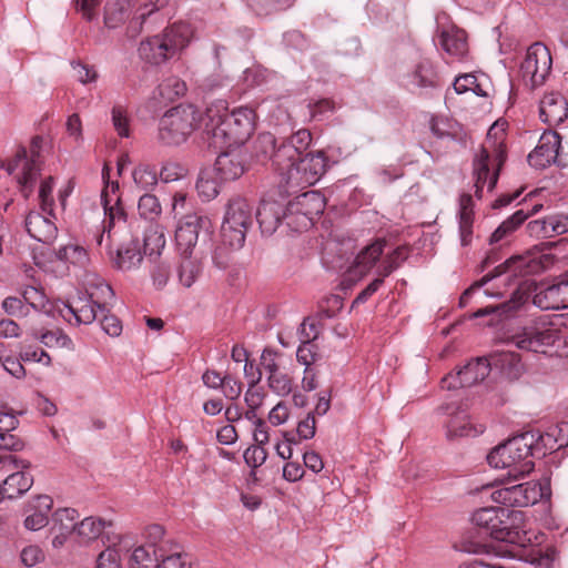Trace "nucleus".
Masks as SVG:
<instances>
[{
  "label": "nucleus",
  "instance_id": "obj_20",
  "mask_svg": "<svg viewBox=\"0 0 568 568\" xmlns=\"http://www.w3.org/2000/svg\"><path fill=\"white\" fill-rule=\"evenodd\" d=\"M247 168V153L241 148L222 152L215 161V173L222 181L239 179Z\"/></svg>",
  "mask_w": 568,
  "mask_h": 568
},
{
  "label": "nucleus",
  "instance_id": "obj_47",
  "mask_svg": "<svg viewBox=\"0 0 568 568\" xmlns=\"http://www.w3.org/2000/svg\"><path fill=\"white\" fill-rule=\"evenodd\" d=\"M104 213L106 219L104 220L103 232L108 231L110 234L111 229L120 222H125V211L121 203L120 196H115L113 202H108L103 204Z\"/></svg>",
  "mask_w": 568,
  "mask_h": 568
},
{
  "label": "nucleus",
  "instance_id": "obj_43",
  "mask_svg": "<svg viewBox=\"0 0 568 568\" xmlns=\"http://www.w3.org/2000/svg\"><path fill=\"white\" fill-rule=\"evenodd\" d=\"M79 514L73 508H60L52 515V531H62L64 534H72L77 531V519Z\"/></svg>",
  "mask_w": 568,
  "mask_h": 568
},
{
  "label": "nucleus",
  "instance_id": "obj_55",
  "mask_svg": "<svg viewBox=\"0 0 568 568\" xmlns=\"http://www.w3.org/2000/svg\"><path fill=\"white\" fill-rule=\"evenodd\" d=\"M111 115L113 126L118 134L122 138H129L130 119L126 109L120 104H116L112 108Z\"/></svg>",
  "mask_w": 568,
  "mask_h": 568
},
{
  "label": "nucleus",
  "instance_id": "obj_28",
  "mask_svg": "<svg viewBox=\"0 0 568 568\" xmlns=\"http://www.w3.org/2000/svg\"><path fill=\"white\" fill-rule=\"evenodd\" d=\"M385 244L384 240H376L363 247L351 265L349 272L358 276L367 274L381 260Z\"/></svg>",
  "mask_w": 568,
  "mask_h": 568
},
{
  "label": "nucleus",
  "instance_id": "obj_27",
  "mask_svg": "<svg viewBox=\"0 0 568 568\" xmlns=\"http://www.w3.org/2000/svg\"><path fill=\"white\" fill-rule=\"evenodd\" d=\"M452 406L446 407L447 414L450 415L446 424L448 438L477 436L484 433L483 425H475L471 423L470 417L464 412L452 410Z\"/></svg>",
  "mask_w": 568,
  "mask_h": 568
},
{
  "label": "nucleus",
  "instance_id": "obj_7",
  "mask_svg": "<svg viewBox=\"0 0 568 568\" xmlns=\"http://www.w3.org/2000/svg\"><path fill=\"white\" fill-rule=\"evenodd\" d=\"M199 114L193 105H178L168 110L159 121L158 139L165 145H179L196 129Z\"/></svg>",
  "mask_w": 568,
  "mask_h": 568
},
{
  "label": "nucleus",
  "instance_id": "obj_48",
  "mask_svg": "<svg viewBox=\"0 0 568 568\" xmlns=\"http://www.w3.org/2000/svg\"><path fill=\"white\" fill-rule=\"evenodd\" d=\"M138 211L141 217L154 221L161 215L162 206L154 194L145 193L139 200Z\"/></svg>",
  "mask_w": 568,
  "mask_h": 568
},
{
  "label": "nucleus",
  "instance_id": "obj_52",
  "mask_svg": "<svg viewBox=\"0 0 568 568\" xmlns=\"http://www.w3.org/2000/svg\"><path fill=\"white\" fill-rule=\"evenodd\" d=\"M159 91L162 98L174 100L186 92V84L176 77H170L159 85Z\"/></svg>",
  "mask_w": 568,
  "mask_h": 568
},
{
  "label": "nucleus",
  "instance_id": "obj_22",
  "mask_svg": "<svg viewBox=\"0 0 568 568\" xmlns=\"http://www.w3.org/2000/svg\"><path fill=\"white\" fill-rule=\"evenodd\" d=\"M561 138L557 132H545L539 144L529 153L528 163L536 169H544L556 161Z\"/></svg>",
  "mask_w": 568,
  "mask_h": 568
},
{
  "label": "nucleus",
  "instance_id": "obj_16",
  "mask_svg": "<svg viewBox=\"0 0 568 568\" xmlns=\"http://www.w3.org/2000/svg\"><path fill=\"white\" fill-rule=\"evenodd\" d=\"M490 372V364L487 358L478 357L467 363L455 374H448L442 379V387L455 389L458 387H470L484 381Z\"/></svg>",
  "mask_w": 568,
  "mask_h": 568
},
{
  "label": "nucleus",
  "instance_id": "obj_9",
  "mask_svg": "<svg viewBox=\"0 0 568 568\" xmlns=\"http://www.w3.org/2000/svg\"><path fill=\"white\" fill-rule=\"evenodd\" d=\"M327 158L323 151L301 155L297 161L287 163V168L277 169L282 181L290 187L313 185L326 172Z\"/></svg>",
  "mask_w": 568,
  "mask_h": 568
},
{
  "label": "nucleus",
  "instance_id": "obj_18",
  "mask_svg": "<svg viewBox=\"0 0 568 568\" xmlns=\"http://www.w3.org/2000/svg\"><path fill=\"white\" fill-rule=\"evenodd\" d=\"M14 466L13 469L4 474L7 477L1 484L8 499L21 497L33 485V476L28 471L31 468V463L14 455Z\"/></svg>",
  "mask_w": 568,
  "mask_h": 568
},
{
  "label": "nucleus",
  "instance_id": "obj_63",
  "mask_svg": "<svg viewBox=\"0 0 568 568\" xmlns=\"http://www.w3.org/2000/svg\"><path fill=\"white\" fill-rule=\"evenodd\" d=\"M186 554L180 551L166 555V550L163 548V557L160 558L158 568H192L191 565H186Z\"/></svg>",
  "mask_w": 568,
  "mask_h": 568
},
{
  "label": "nucleus",
  "instance_id": "obj_4",
  "mask_svg": "<svg viewBox=\"0 0 568 568\" xmlns=\"http://www.w3.org/2000/svg\"><path fill=\"white\" fill-rule=\"evenodd\" d=\"M312 142L308 130L302 129L295 132L287 141L275 148V139L271 133H263L255 142L256 156L270 158L277 169L287 168V163L297 161Z\"/></svg>",
  "mask_w": 568,
  "mask_h": 568
},
{
  "label": "nucleus",
  "instance_id": "obj_34",
  "mask_svg": "<svg viewBox=\"0 0 568 568\" xmlns=\"http://www.w3.org/2000/svg\"><path fill=\"white\" fill-rule=\"evenodd\" d=\"M64 308L67 313L61 311L62 316L69 321L73 317L77 324H90L99 317L100 313L98 307L90 300H78L73 303L64 304Z\"/></svg>",
  "mask_w": 568,
  "mask_h": 568
},
{
  "label": "nucleus",
  "instance_id": "obj_5",
  "mask_svg": "<svg viewBox=\"0 0 568 568\" xmlns=\"http://www.w3.org/2000/svg\"><path fill=\"white\" fill-rule=\"evenodd\" d=\"M42 142L41 136H33L29 150L24 146H18L11 158L1 162V168L6 169L9 174H16L17 171L20 170L17 174V179L21 187V193L26 199L31 194L40 172L39 158Z\"/></svg>",
  "mask_w": 568,
  "mask_h": 568
},
{
  "label": "nucleus",
  "instance_id": "obj_25",
  "mask_svg": "<svg viewBox=\"0 0 568 568\" xmlns=\"http://www.w3.org/2000/svg\"><path fill=\"white\" fill-rule=\"evenodd\" d=\"M540 268V263L530 256H513L503 264L496 266L493 272L486 274L478 283V286H483L493 278L500 276L507 272L514 276L526 275L535 273Z\"/></svg>",
  "mask_w": 568,
  "mask_h": 568
},
{
  "label": "nucleus",
  "instance_id": "obj_17",
  "mask_svg": "<svg viewBox=\"0 0 568 568\" xmlns=\"http://www.w3.org/2000/svg\"><path fill=\"white\" fill-rule=\"evenodd\" d=\"M106 548L97 559V568H121V552H129L134 546L132 534L105 532Z\"/></svg>",
  "mask_w": 568,
  "mask_h": 568
},
{
  "label": "nucleus",
  "instance_id": "obj_56",
  "mask_svg": "<svg viewBox=\"0 0 568 568\" xmlns=\"http://www.w3.org/2000/svg\"><path fill=\"white\" fill-rule=\"evenodd\" d=\"M2 310L10 316L24 318L29 316V306L26 305L23 297L8 296L2 301Z\"/></svg>",
  "mask_w": 568,
  "mask_h": 568
},
{
  "label": "nucleus",
  "instance_id": "obj_10",
  "mask_svg": "<svg viewBox=\"0 0 568 568\" xmlns=\"http://www.w3.org/2000/svg\"><path fill=\"white\" fill-rule=\"evenodd\" d=\"M560 341L561 331L546 318H539L514 335L510 343L519 349L548 354Z\"/></svg>",
  "mask_w": 568,
  "mask_h": 568
},
{
  "label": "nucleus",
  "instance_id": "obj_12",
  "mask_svg": "<svg viewBox=\"0 0 568 568\" xmlns=\"http://www.w3.org/2000/svg\"><path fill=\"white\" fill-rule=\"evenodd\" d=\"M550 494L547 483L535 480L513 485L509 487L498 488L490 494V498L506 508L509 507H527L536 504L541 498Z\"/></svg>",
  "mask_w": 568,
  "mask_h": 568
},
{
  "label": "nucleus",
  "instance_id": "obj_59",
  "mask_svg": "<svg viewBox=\"0 0 568 568\" xmlns=\"http://www.w3.org/2000/svg\"><path fill=\"white\" fill-rule=\"evenodd\" d=\"M261 381V373L257 374L256 377H253V379L248 384V388L245 393V403L247 407L257 409L264 402V398L266 396L265 392L261 387H256L257 383Z\"/></svg>",
  "mask_w": 568,
  "mask_h": 568
},
{
  "label": "nucleus",
  "instance_id": "obj_58",
  "mask_svg": "<svg viewBox=\"0 0 568 568\" xmlns=\"http://www.w3.org/2000/svg\"><path fill=\"white\" fill-rule=\"evenodd\" d=\"M196 190L201 197L205 201L214 199L220 192V185L209 174L202 173L196 182Z\"/></svg>",
  "mask_w": 568,
  "mask_h": 568
},
{
  "label": "nucleus",
  "instance_id": "obj_44",
  "mask_svg": "<svg viewBox=\"0 0 568 568\" xmlns=\"http://www.w3.org/2000/svg\"><path fill=\"white\" fill-rule=\"evenodd\" d=\"M55 256L62 262H68L79 267H84L89 262V254L87 250L74 243H69L61 246L57 252Z\"/></svg>",
  "mask_w": 568,
  "mask_h": 568
},
{
  "label": "nucleus",
  "instance_id": "obj_39",
  "mask_svg": "<svg viewBox=\"0 0 568 568\" xmlns=\"http://www.w3.org/2000/svg\"><path fill=\"white\" fill-rule=\"evenodd\" d=\"M111 526V521L106 523L100 518L87 517L78 523L75 535L79 542L87 544L98 539L103 530Z\"/></svg>",
  "mask_w": 568,
  "mask_h": 568
},
{
  "label": "nucleus",
  "instance_id": "obj_31",
  "mask_svg": "<svg viewBox=\"0 0 568 568\" xmlns=\"http://www.w3.org/2000/svg\"><path fill=\"white\" fill-rule=\"evenodd\" d=\"M141 241L138 237L123 243L116 251L113 260L114 266L121 271H132L138 268L143 261Z\"/></svg>",
  "mask_w": 568,
  "mask_h": 568
},
{
  "label": "nucleus",
  "instance_id": "obj_42",
  "mask_svg": "<svg viewBox=\"0 0 568 568\" xmlns=\"http://www.w3.org/2000/svg\"><path fill=\"white\" fill-rule=\"evenodd\" d=\"M130 16V4L125 1L109 0L104 9V23L114 29L121 26Z\"/></svg>",
  "mask_w": 568,
  "mask_h": 568
},
{
  "label": "nucleus",
  "instance_id": "obj_46",
  "mask_svg": "<svg viewBox=\"0 0 568 568\" xmlns=\"http://www.w3.org/2000/svg\"><path fill=\"white\" fill-rule=\"evenodd\" d=\"M21 295L26 305L29 306V311L32 308L36 312H43L47 314L52 311L45 294L41 290L34 286H27L22 290Z\"/></svg>",
  "mask_w": 568,
  "mask_h": 568
},
{
  "label": "nucleus",
  "instance_id": "obj_21",
  "mask_svg": "<svg viewBox=\"0 0 568 568\" xmlns=\"http://www.w3.org/2000/svg\"><path fill=\"white\" fill-rule=\"evenodd\" d=\"M53 219V214L30 211L24 221L26 230L32 239L47 245L52 244L58 236V227Z\"/></svg>",
  "mask_w": 568,
  "mask_h": 568
},
{
  "label": "nucleus",
  "instance_id": "obj_38",
  "mask_svg": "<svg viewBox=\"0 0 568 568\" xmlns=\"http://www.w3.org/2000/svg\"><path fill=\"white\" fill-rule=\"evenodd\" d=\"M301 327L304 339L296 351V359L300 364L305 365L306 368H311V366L318 359L320 356L315 344L312 343V339L317 337V332L314 324L310 325V328L314 331L313 336H311L310 333H306L305 322L302 323Z\"/></svg>",
  "mask_w": 568,
  "mask_h": 568
},
{
  "label": "nucleus",
  "instance_id": "obj_45",
  "mask_svg": "<svg viewBox=\"0 0 568 568\" xmlns=\"http://www.w3.org/2000/svg\"><path fill=\"white\" fill-rule=\"evenodd\" d=\"M409 254L410 247L408 245L397 246L392 253L385 256L377 270V274L387 277L408 258Z\"/></svg>",
  "mask_w": 568,
  "mask_h": 568
},
{
  "label": "nucleus",
  "instance_id": "obj_26",
  "mask_svg": "<svg viewBox=\"0 0 568 568\" xmlns=\"http://www.w3.org/2000/svg\"><path fill=\"white\" fill-rule=\"evenodd\" d=\"M540 119L549 125H557L568 116V102L558 92L545 94L539 106Z\"/></svg>",
  "mask_w": 568,
  "mask_h": 568
},
{
  "label": "nucleus",
  "instance_id": "obj_49",
  "mask_svg": "<svg viewBox=\"0 0 568 568\" xmlns=\"http://www.w3.org/2000/svg\"><path fill=\"white\" fill-rule=\"evenodd\" d=\"M133 180L138 187L142 190L153 189L158 184V172L154 166L141 164L134 169Z\"/></svg>",
  "mask_w": 568,
  "mask_h": 568
},
{
  "label": "nucleus",
  "instance_id": "obj_53",
  "mask_svg": "<svg viewBox=\"0 0 568 568\" xmlns=\"http://www.w3.org/2000/svg\"><path fill=\"white\" fill-rule=\"evenodd\" d=\"M268 388L278 396H286L293 389V378L285 372L267 376Z\"/></svg>",
  "mask_w": 568,
  "mask_h": 568
},
{
  "label": "nucleus",
  "instance_id": "obj_62",
  "mask_svg": "<svg viewBox=\"0 0 568 568\" xmlns=\"http://www.w3.org/2000/svg\"><path fill=\"white\" fill-rule=\"evenodd\" d=\"M278 356L280 354L271 348H265L262 352L260 366L262 372L266 374V377L276 375L282 372L277 362Z\"/></svg>",
  "mask_w": 568,
  "mask_h": 568
},
{
  "label": "nucleus",
  "instance_id": "obj_54",
  "mask_svg": "<svg viewBox=\"0 0 568 568\" xmlns=\"http://www.w3.org/2000/svg\"><path fill=\"white\" fill-rule=\"evenodd\" d=\"M248 6L260 16H267L288 7L290 0H246Z\"/></svg>",
  "mask_w": 568,
  "mask_h": 568
},
{
  "label": "nucleus",
  "instance_id": "obj_50",
  "mask_svg": "<svg viewBox=\"0 0 568 568\" xmlns=\"http://www.w3.org/2000/svg\"><path fill=\"white\" fill-rule=\"evenodd\" d=\"M161 0H155L153 3V7L151 9H148V4L144 6V8L139 9V11L135 13V16L130 20L129 26L126 28V36L129 38H135L140 34L142 31V26L146 19L153 11L159 10L164 6L166 0H163L161 3H159Z\"/></svg>",
  "mask_w": 568,
  "mask_h": 568
},
{
  "label": "nucleus",
  "instance_id": "obj_36",
  "mask_svg": "<svg viewBox=\"0 0 568 568\" xmlns=\"http://www.w3.org/2000/svg\"><path fill=\"white\" fill-rule=\"evenodd\" d=\"M89 300L94 303L100 313L105 312L106 304L113 298L112 287L101 277L93 275L87 283Z\"/></svg>",
  "mask_w": 568,
  "mask_h": 568
},
{
  "label": "nucleus",
  "instance_id": "obj_23",
  "mask_svg": "<svg viewBox=\"0 0 568 568\" xmlns=\"http://www.w3.org/2000/svg\"><path fill=\"white\" fill-rule=\"evenodd\" d=\"M53 506V500L48 495H38L33 497L26 507V518L23 526L31 531L40 530L49 523V513Z\"/></svg>",
  "mask_w": 568,
  "mask_h": 568
},
{
  "label": "nucleus",
  "instance_id": "obj_41",
  "mask_svg": "<svg viewBox=\"0 0 568 568\" xmlns=\"http://www.w3.org/2000/svg\"><path fill=\"white\" fill-rule=\"evenodd\" d=\"M529 213H525V210L520 209L516 211L511 216L505 220L490 235L489 243L497 244L503 240L510 236L527 219Z\"/></svg>",
  "mask_w": 568,
  "mask_h": 568
},
{
  "label": "nucleus",
  "instance_id": "obj_15",
  "mask_svg": "<svg viewBox=\"0 0 568 568\" xmlns=\"http://www.w3.org/2000/svg\"><path fill=\"white\" fill-rule=\"evenodd\" d=\"M201 232L204 237L212 234L209 217L193 213L181 219L175 230V244L181 255L193 254Z\"/></svg>",
  "mask_w": 568,
  "mask_h": 568
},
{
  "label": "nucleus",
  "instance_id": "obj_57",
  "mask_svg": "<svg viewBox=\"0 0 568 568\" xmlns=\"http://www.w3.org/2000/svg\"><path fill=\"white\" fill-rule=\"evenodd\" d=\"M54 180L52 176L43 180L39 190L40 207L43 213L52 215L54 200L52 196Z\"/></svg>",
  "mask_w": 568,
  "mask_h": 568
},
{
  "label": "nucleus",
  "instance_id": "obj_40",
  "mask_svg": "<svg viewBox=\"0 0 568 568\" xmlns=\"http://www.w3.org/2000/svg\"><path fill=\"white\" fill-rule=\"evenodd\" d=\"M166 243L164 230L160 224H151L144 230L141 248L145 255H159Z\"/></svg>",
  "mask_w": 568,
  "mask_h": 568
},
{
  "label": "nucleus",
  "instance_id": "obj_13",
  "mask_svg": "<svg viewBox=\"0 0 568 568\" xmlns=\"http://www.w3.org/2000/svg\"><path fill=\"white\" fill-rule=\"evenodd\" d=\"M325 209V197L317 191H308L287 204L288 226L295 231L306 230Z\"/></svg>",
  "mask_w": 568,
  "mask_h": 568
},
{
  "label": "nucleus",
  "instance_id": "obj_29",
  "mask_svg": "<svg viewBox=\"0 0 568 568\" xmlns=\"http://www.w3.org/2000/svg\"><path fill=\"white\" fill-rule=\"evenodd\" d=\"M173 57L182 52L193 38V29L190 23L176 22L166 27L160 34Z\"/></svg>",
  "mask_w": 568,
  "mask_h": 568
},
{
  "label": "nucleus",
  "instance_id": "obj_51",
  "mask_svg": "<svg viewBox=\"0 0 568 568\" xmlns=\"http://www.w3.org/2000/svg\"><path fill=\"white\" fill-rule=\"evenodd\" d=\"M19 356H20L21 361H23L26 363H39L43 366L51 365L50 355L42 348L34 346V345L22 344L20 346Z\"/></svg>",
  "mask_w": 568,
  "mask_h": 568
},
{
  "label": "nucleus",
  "instance_id": "obj_24",
  "mask_svg": "<svg viewBox=\"0 0 568 568\" xmlns=\"http://www.w3.org/2000/svg\"><path fill=\"white\" fill-rule=\"evenodd\" d=\"M287 206L276 201H262L256 211V221L263 234L272 235L282 220L288 224Z\"/></svg>",
  "mask_w": 568,
  "mask_h": 568
},
{
  "label": "nucleus",
  "instance_id": "obj_35",
  "mask_svg": "<svg viewBox=\"0 0 568 568\" xmlns=\"http://www.w3.org/2000/svg\"><path fill=\"white\" fill-rule=\"evenodd\" d=\"M440 45L448 54L463 58L468 51L466 32L454 27L443 30Z\"/></svg>",
  "mask_w": 568,
  "mask_h": 568
},
{
  "label": "nucleus",
  "instance_id": "obj_61",
  "mask_svg": "<svg viewBox=\"0 0 568 568\" xmlns=\"http://www.w3.org/2000/svg\"><path fill=\"white\" fill-rule=\"evenodd\" d=\"M498 363L509 377L516 378L521 372L520 357L513 352H505L499 355Z\"/></svg>",
  "mask_w": 568,
  "mask_h": 568
},
{
  "label": "nucleus",
  "instance_id": "obj_33",
  "mask_svg": "<svg viewBox=\"0 0 568 568\" xmlns=\"http://www.w3.org/2000/svg\"><path fill=\"white\" fill-rule=\"evenodd\" d=\"M474 201L470 194H462L459 197L458 229L460 244L468 246L473 239Z\"/></svg>",
  "mask_w": 568,
  "mask_h": 568
},
{
  "label": "nucleus",
  "instance_id": "obj_32",
  "mask_svg": "<svg viewBox=\"0 0 568 568\" xmlns=\"http://www.w3.org/2000/svg\"><path fill=\"white\" fill-rule=\"evenodd\" d=\"M139 55L142 60L154 65H159L173 58L160 34L142 41L139 47Z\"/></svg>",
  "mask_w": 568,
  "mask_h": 568
},
{
  "label": "nucleus",
  "instance_id": "obj_6",
  "mask_svg": "<svg viewBox=\"0 0 568 568\" xmlns=\"http://www.w3.org/2000/svg\"><path fill=\"white\" fill-rule=\"evenodd\" d=\"M253 224V206L243 197L229 201L221 226V240L224 246L239 250L245 243L247 230Z\"/></svg>",
  "mask_w": 568,
  "mask_h": 568
},
{
  "label": "nucleus",
  "instance_id": "obj_11",
  "mask_svg": "<svg viewBox=\"0 0 568 568\" xmlns=\"http://www.w3.org/2000/svg\"><path fill=\"white\" fill-rule=\"evenodd\" d=\"M531 300L532 304L541 310H562L564 304L560 297L558 283L547 284L535 281H525L520 284L513 300L503 305V308L514 310L520 304Z\"/></svg>",
  "mask_w": 568,
  "mask_h": 568
},
{
  "label": "nucleus",
  "instance_id": "obj_2",
  "mask_svg": "<svg viewBox=\"0 0 568 568\" xmlns=\"http://www.w3.org/2000/svg\"><path fill=\"white\" fill-rule=\"evenodd\" d=\"M542 440L539 432L523 433L495 447L488 454L487 462L494 468H508V476L518 479L534 469L532 457L536 454L545 455L540 447Z\"/></svg>",
  "mask_w": 568,
  "mask_h": 568
},
{
  "label": "nucleus",
  "instance_id": "obj_37",
  "mask_svg": "<svg viewBox=\"0 0 568 568\" xmlns=\"http://www.w3.org/2000/svg\"><path fill=\"white\" fill-rule=\"evenodd\" d=\"M206 254L201 251L200 254L181 255V264L179 267V278L183 286L190 287L199 277L202 266L200 260Z\"/></svg>",
  "mask_w": 568,
  "mask_h": 568
},
{
  "label": "nucleus",
  "instance_id": "obj_64",
  "mask_svg": "<svg viewBox=\"0 0 568 568\" xmlns=\"http://www.w3.org/2000/svg\"><path fill=\"white\" fill-rule=\"evenodd\" d=\"M541 442L544 445L554 439L558 444V448L568 446V422L558 424L551 432L547 433Z\"/></svg>",
  "mask_w": 568,
  "mask_h": 568
},
{
  "label": "nucleus",
  "instance_id": "obj_60",
  "mask_svg": "<svg viewBox=\"0 0 568 568\" xmlns=\"http://www.w3.org/2000/svg\"><path fill=\"white\" fill-rule=\"evenodd\" d=\"M34 337L48 347H68L71 344V339L60 329L34 334Z\"/></svg>",
  "mask_w": 568,
  "mask_h": 568
},
{
  "label": "nucleus",
  "instance_id": "obj_1",
  "mask_svg": "<svg viewBox=\"0 0 568 568\" xmlns=\"http://www.w3.org/2000/svg\"><path fill=\"white\" fill-rule=\"evenodd\" d=\"M201 121L214 148L241 145L254 132L255 112L247 106L229 112L226 102L220 100L206 108Z\"/></svg>",
  "mask_w": 568,
  "mask_h": 568
},
{
  "label": "nucleus",
  "instance_id": "obj_8",
  "mask_svg": "<svg viewBox=\"0 0 568 568\" xmlns=\"http://www.w3.org/2000/svg\"><path fill=\"white\" fill-rule=\"evenodd\" d=\"M523 514L506 507H484L473 515L474 524L496 540L513 541V529Z\"/></svg>",
  "mask_w": 568,
  "mask_h": 568
},
{
  "label": "nucleus",
  "instance_id": "obj_19",
  "mask_svg": "<svg viewBox=\"0 0 568 568\" xmlns=\"http://www.w3.org/2000/svg\"><path fill=\"white\" fill-rule=\"evenodd\" d=\"M440 85L436 64L428 58L416 61L406 74V87L410 91L435 89Z\"/></svg>",
  "mask_w": 568,
  "mask_h": 568
},
{
  "label": "nucleus",
  "instance_id": "obj_14",
  "mask_svg": "<svg viewBox=\"0 0 568 568\" xmlns=\"http://www.w3.org/2000/svg\"><path fill=\"white\" fill-rule=\"evenodd\" d=\"M551 63L552 59L546 45L539 42L531 44L520 65L523 80L532 89L544 84L550 73Z\"/></svg>",
  "mask_w": 568,
  "mask_h": 568
},
{
  "label": "nucleus",
  "instance_id": "obj_3",
  "mask_svg": "<svg viewBox=\"0 0 568 568\" xmlns=\"http://www.w3.org/2000/svg\"><path fill=\"white\" fill-rule=\"evenodd\" d=\"M506 133L497 124L488 130L485 142L474 159L475 194L481 197L483 189L488 184L491 191L499 176L500 169L506 160Z\"/></svg>",
  "mask_w": 568,
  "mask_h": 568
},
{
  "label": "nucleus",
  "instance_id": "obj_30",
  "mask_svg": "<svg viewBox=\"0 0 568 568\" xmlns=\"http://www.w3.org/2000/svg\"><path fill=\"white\" fill-rule=\"evenodd\" d=\"M163 545L155 548L154 542H145L136 546V541L134 540V546L130 550L132 551L129 558L130 568H158L160 558L163 557Z\"/></svg>",
  "mask_w": 568,
  "mask_h": 568
}]
</instances>
